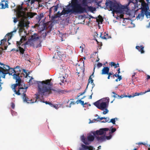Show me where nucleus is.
Instances as JSON below:
<instances>
[{
	"mask_svg": "<svg viewBox=\"0 0 150 150\" xmlns=\"http://www.w3.org/2000/svg\"><path fill=\"white\" fill-rule=\"evenodd\" d=\"M28 26V25L24 23L19 24V26H21V27L23 28L24 27H27Z\"/></svg>",
	"mask_w": 150,
	"mask_h": 150,
	"instance_id": "nucleus-26",
	"label": "nucleus"
},
{
	"mask_svg": "<svg viewBox=\"0 0 150 150\" xmlns=\"http://www.w3.org/2000/svg\"><path fill=\"white\" fill-rule=\"evenodd\" d=\"M47 24V23H44V28H49V27H50V26H47V25H46V24Z\"/></svg>",
	"mask_w": 150,
	"mask_h": 150,
	"instance_id": "nucleus-48",
	"label": "nucleus"
},
{
	"mask_svg": "<svg viewBox=\"0 0 150 150\" xmlns=\"http://www.w3.org/2000/svg\"><path fill=\"white\" fill-rule=\"evenodd\" d=\"M15 69H17V70L16 71H15L16 72H18V71H21V70H20V67L19 66H17L15 68ZM16 74H17V75H19V74H19V73H17V72H16Z\"/></svg>",
	"mask_w": 150,
	"mask_h": 150,
	"instance_id": "nucleus-24",
	"label": "nucleus"
},
{
	"mask_svg": "<svg viewBox=\"0 0 150 150\" xmlns=\"http://www.w3.org/2000/svg\"><path fill=\"white\" fill-rule=\"evenodd\" d=\"M100 37L102 39H106L108 38L106 36V35H105L104 36L102 37V33H100Z\"/></svg>",
	"mask_w": 150,
	"mask_h": 150,
	"instance_id": "nucleus-28",
	"label": "nucleus"
},
{
	"mask_svg": "<svg viewBox=\"0 0 150 150\" xmlns=\"http://www.w3.org/2000/svg\"><path fill=\"white\" fill-rule=\"evenodd\" d=\"M50 81H51L49 79L45 81H36L38 84V92L39 95L42 96L45 95L46 93H50L51 90L57 91L55 89L52 88V84Z\"/></svg>",
	"mask_w": 150,
	"mask_h": 150,
	"instance_id": "nucleus-5",
	"label": "nucleus"
},
{
	"mask_svg": "<svg viewBox=\"0 0 150 150\" xmlns=\"http://www.w3.org/2000/svg\"><path fill=\"white\" fill-rule=\"evenodd\" d=\"M39 18H40L39 17V15L38 16L36 17V19H37V20L39 22L41 20V19H40Z\"/></svg>",
	"mask_w": 150,
	"mask_h": 150,
	"instance_id": "nucleus-50",
	"label": "nucleus"
},
{
	"mask_svg": "<svg viewBox=\"0 0 150 150\" xmlns=\"http://www.w3.org/2000/svg\"><path fill=\"white\" fill-rule=\"evenodd\" d=\"M36 100L35 102H37V100L40 99L39 100H40V102L45 103L46 104H49L50 105L51 107H53L54 108H55L56 109H57V107L56 105H54L52 104L50 102H47V101H45L43 100H42L40 99L39 96L38 95H36Z\"/></svg>",
	"mask_w": 150,
	"mask_h": 150,
	"instance_id": "nucleus-13",
	"label": "nucleus"
},
{
	"mask_svg": "<svg viewBox=\"0 0 150 150\" xmlns=\"http://www.w3.org/2000/svg\"><path fill=\"white\" fill-rule=\"evenodd\" d=\"M13 18V22L14 23H16L18 22V20L17 18L14 17Z\"/></svg>",
	"mask_w": 150,
	"mask_h": 150,
	"instance_id": "nucleus-41",
	"label": "nucleus"
},
{
	"mask_svg": "<svg viewBox=\"0 0 150 150\" xmlns=\"http://www.w3.org/2000/svg\"><path fill=\"white\" fill-rule=\"evenodd\" d=\"M86 9V12H87V10L88 11H90L92 13H93L94 12L96 11V8L95 7H93L92 6H87V8H85ZM85 12H84V13H85Z\"/></svg>",
	"mask_w": 150,
	"mask_h": 150,
	"instance_id": "nucleus-15",
	"label": "nucleus"
},
{
	"mask_svg": "<svg viewBox=\"0 0 150 150\" xmlns=\"http://www.w3.org/2000/svg\"><path fill=\"white\" fill-rule=\"evenodd\" d=\"M93 76H94L93 75V74H92L89 77V79L88 80V83L87 84V85L88 86L89 83H91V84L92 85V89L91 91V92H92L93 88L95 86V84L93 82V80L92 79V77H93Z\"/></svg>",
	"mask_w": 150,
	"mask_h": 150,
	"instance_id": "nucleus-14",
	"label": "nucleus"
},
{
	"mask_svg": "<svg viewBox=\"0 0 150 150\" xmlns=\"http://www.w3.org/2000/svg\"><path fill=\"white\" fill-rule=\"evenodd\" d=\"M143 144V142H139L138 143V144L139 145H140V144Z\"/></svg>",
	"mask_w": 150,
	"mask_h": 150,
	"instance_id": "nucleus-62",
	"label": "nucleus"
},
{
	"mask_svg": "<svg viewBox=\"0 0 150 150\" xmlns=\"http://www.w3.org/2000/svg\"><path fill=\"white\" fill-rule=\"evenodd\" d=\"M136 74V73H133V74L132 76V80H134V79H135L136 78V77L135 76Z\"/></svg>",
	"mask_w": 150,
	"mask_h": 150,
	"instance_id": "nucleus-38",
	"label": "nucleus"
},
{
	"mask_svg": "<svg viewBox=\"0 0 150 150\" xmlns=\"http://www.w3.org/2000/svg\"><path fill=\"white\" fill-rule=\"evenodd\" d=\"M109 117H106V118H105V120H103V121H102L101 122H103V123L106 122H109L108 121H109Z\"/></svg>",
	"mask_w": 150,
	"mask_h": 150,
	"instance_id": "nucleus-29",
	"label": "nucleus"
},
{
	"mask_svg": "<svg viewBox=\"0 0 150 150\" xmlns=\"http://www.w3.org/2000/svg\"><path fill=\"white\" fill-rule=\"evenodd\" d=\"M118 74H117L116 73L115 74H114L113 76V78H114V76L117 77L118 76Z\"/></svg>",
	"mask_w": 150,
	"mask_h": 150,
	"instance_id": "nucleus-52",
	"label": "nucleus"
},
{
	"mask_svg": "<svg viewBox=\"0 0 150 150\" xmlns=\"http://www.w3.org/2000/svg\"><path fill=\"white\" fill-rule=\"evenodd\" d=\"M97 115V116L98 117L97 118V120L98 121L100 122L103 119V117H99V116L98 115Z\"/></svg>",
	"mask_w": 150,
	"mask_h": 150,
	"instance_id": "nucleus-30",
	"label": "nucleus"
},
{
	"mask_svg": "<svg viewBox=\"0 0 150 150\" xmlns=\"http://www.w3.org/2000/svg\"><path fill=\"white\" fill-rule=\"evenodd\" d=\"M136 48L141 53H144V47L143 45H141L140 46H137L136 47Z\"/></svg>",
	"mask_w": 150,
	"mask_h": 150,
	"instance_id": "nucleus-19",
	"label": "nucleus"
},
{
	"mask_svg": "<svg viewBox=\"0 0 150 150\" xmlns=\"http://www.w3.org/2000/svg\"><path fill=\"white\" fill-rule=\"evenodd\" d=\"M85 47V46L84 44L82 45L81 46H80V48H81V52H83L84 47Z\"/></svg>",
	"mask_w": 150,
	"mask_h": 150,
	"instance_id": "nucleus-36",
	"label": "nucleus"
},
{
	"mask_svg": "<svg viewBox=\"0 0 150 150\" xmlns=\"http://www.w3.org/2000/svg\"><path fill=\"white\" fill-rule=\"evenodd\" d=\"M8 2L7 1H5V6H4V7H5V8H8Z\"/></svg>",
	"mask_w": 150,
	"mask_h": 150,
	"instance_id": "nucleus-40",
	"label": "nucleus"
},
{
	"mask_svg": "<svg viewBox=\"0 0 150 150\" xmlns=\"http://www.w3.org/2000/svg\"><path fill=\"white\" fill-rule=\"evenodd\" d=\"M109 102L108 97L100 100L94 103V105L98 108L102 110H104L108 108Z\"/></svg>",
	"mask_w": 150,
	"mask_h": 150,
	"instance_id": "nucleus-7",
	"label": "nucleus"
},
{
	"mask_svg": "<svg viewBox=\"0 0 150 150\" xmlns=\"http://www.w3.org/2000/svg\"><path fill=\"white\" fill-rule=\"evenodd\" d=\"M113 73L111 72H108V74H108V75H109L110 76L111 75L113 74Z\"/></svg>",
	"mask_w": 150,
	"mask_h": 150,
	"instance_id": "nucleus-57",
	"label": "nucleus"
},
{
	"mask_svg": "<svg viewBox=\"0 0 150 150\" xmlns=\"http://www.w3.org/2000/svg\"><path fill=\"white\" fill-rule=\"evenodd\" d=\"M27 40V38L26 36H22L20 41H17L16 44L18 49L13 48L11 51H16V52L19 51L20 54L23 55L25 50L22 47H25V45H29L35 48H37L40 47L41 45L39 40V36L36 33H34L32 35L31 38L25 44L23 43V41H26Z\"/></svg>",
	"mask_w": 150,
	"mask_h": 150,
	"instance_id": "nucleus-1",
	"label": "nucleus"
},
{
	"mask_svg": "<svg viewBox=\"0 0 150 150\" xmlns=\"http://www.w3.org/2000/svg\"><path fill=\"white\" fill-rule=\"evenodd\" d=\"M11 113L12 115L13 116L16 115L17 114L16 112L13 111V110H11Z\"/></svg>",
	"mask_w": 150,
	"mask_h": 150,
	"instance_id": "nucleus-33",
	"label": "nucleus"
},
{
	"mask_svg": "<svg viewBox=\"0 0 150 150\" xmlns=\"http://www.w3.org/2000/svg\"><path fill=\"white\" fill-rule=\"evenodd\" d=\"M16 30H15L14 31L11 32L10 33H8L5 36L4 38L2 40H1V41L0 43V45L4 41L6 42L7 40L9 41L11 38V37L13 36V33H15Z\"/></svg>",
	"mask_w": 150,
	"mask_h": 150,
	"instance_id": "nucleus-10",
	"label": "nucleus"
},
{
	"mask_svg": "<svg viewBox=\"0 0 150 150\" xmlns=\"http://www.w3.org/2000/svg\"><path fill=\"white\" fill-rule=\"evenodd\" d=\"M95 148L91 146H88L81 144L80 146L78 147V150H95Z\"/></svg>",
	"mask_w": 150,
	"mask_h": 150,
	"instance_id": "nucleus-11",
	"label": "nucleus"
},
{
	"mask_svg": "<svg viewBox=\"0 0 150 150\" xmlns=\"http://www.w3.org/2000/svg\"><path fill=\"white\" fill-rule=\"evenodd\" d=\"M147 79H150V76L148 75H147Z\"/></svg>",
	"mask_w": 150,
	"mask_h": 150,
	"instance_id": "nucleus-64",
	"label": "nucleus"
},
{
	"mask_svg": "<svg viewBox=\"0 0 150 150\" xmlns=\"http://www.w3.org/2000/svg\"><path fill=\"white\" fill-rule=\"evenodd\" d=\"M11 108L13 109H14V108H15V105L13 103H11Z\"/></svg>",
	"mask_w": 150,
	"mask_h": 150,
	"instance_id": "nucleus-45",
	"label": "nucleus"
},
{
	"mask_svg": "<svg viewBox=\"0 0 150 150\" xmlns=\"http://www.w3.org/2000/svg\"><path fill=\"white\" fill-rule=\"evenodd\" d=\"M109 128H105L100 129L99 130H96L89 134L87 137V139L88 142H92L94 139L95 137L96 138V135H100L106 134V132L108 131Z\"/></svg>",
	"mask_w": 150,
	"mask_h": 150,
	"instance_id": "nucleus-6",
	"label": "nucleus"
},
{
	"mask_svg": "<svg viewBox=\"0 0 150 150\" xmlns=\"http://www.w3.org/2000/svg\"><path fill=\"white\" fill-rule=\"evenodd\" d=\"M61 6V4H58L57 5L55 6H54L52 7L50 9L51 10H53L54 11V12H55L57 11L58 8Z\"/></svg>",
	"mask_w": 150,
	"mask_h": 150,
	"instance_id": "nucleus-18",
	"label": "nucleus"
},
{
	"mask_svg": "<svg viewBox=\"0 0 150 150\" xmlns=\"http://www.w3.org/2000/svg\"><path fill=\"white\" fill-rule=\"evenodd\" d=\"M79 103L83 105V106H84L85 104L84 103V101H82L81 100H79Z\"/></svg>",
	"mask_w": 150,
	"mask_h": 150,
	"instance_id": "nucleus-42",
	"label": "nucleus"
},
{
	"mask_svg": "<svg viewBox=\"0 0 150 150\" xmlns=\"http://www.w3.org/2000/svg\"><path fill=\"white\" fill-rule=\"evenodd\" d=\"M134 97V96H132V95H129V96H127V95H126L125 96V97H128L129 98H132V97Z\"/></svg>",
	"mask_w": 150,
	"mask_h": 150,
	"instance_id": "nucleus-46",
	"label": "nucleus"
},
{
	"mask_svg": "<svg viewBox=\"0 0 150 150\" xmlns=\"http://www.w3.org/2000/svg\"><path fill=\"white\" fill-rule=\"evenodd\" d=\"M139 95H140V94H139V93H134V95H133V96H139Z\"/></svg>",
	"mask_w": 150,
	"mask_h": 150,
	"instance_id": "nucleus-51",
	"label": "nucleus"
},
{
	"mask_svg": "<svg viewBox=\"0 0 150 150\" xmlns=\"http://www.w3.org/2000/svg\"><path fill=\"white\" fill-rule=\"evenodd\" d=\"M86 9L82 8L79 3V0H72L70 4H69L66 8H63L62 11L58 12L57 17H59L62 15H65L69 13L71 14H81L86 12Z\"/></svg>",
	"mask_w": 150,
	"mask_h": 150,
	"instance_id": "nucleus-3",
	"label": "nucleus"
},
{
	"mask_svg": "<svg viewBox=\"0 0 150 150\" xmlns=\"http://www.w3.org/2000/svg\"><path fill=\"white\" fill-rule=\"evenodd\" d=\"M57 55L59 56V57L60 56H61V54H62V53H61L60 52L59 50H57Z\"/></svg>",
	"mask_w": 150,
	"mask_h": 150,
	"instance_id": "nucleus-39",
	"label": "nucleus"
},
{
	"mask_svg": "<svg viewBox=\"0 0 150 150\" xmlns=\"http://www.w3.org/2000/svg\"><path fill=\"white\" fill-rule=\"evenodd\" d=\"M110 129L109 130V133L111 134L114 132H115L116 131V129L115 128H113L112 127L110 128Z\"/></svg>",
	"mask_w": 150,
	"mask_h": 150,
	"instance_id": "nucleus-23",
	"label": "nucleus"
},
{
	"mask_svg": "<svg viewBox=\"0 0 150 150\" xmlns=\"http://www.w3.org/2000/svg\"><path fill=\"white\" fill-rule=\"evenodd\" d=\"M13 78L16 80V84L12 85L11 88L15 93L18 95H22V98L24 103H33L34 102H30L31 100L27 96L25 92L27 91V89L28 88V85L25 84L24 86H22L21 82V79L18 75L15 73L13 75Z\"/></svg>",
	"mask_w": 150,
	"mask_h": 150,
	"instance_id": "nucleus-2",
	"label": "nucleus"
},
{
	"mask_svg": "<svg viewBox=\"0 0 150 150\" xmlns=\"http://www.w3.org/2000/svg\"><path fill=\"white\" fill-rule=\"evenodd\" d=\"M109 69L108 67H104L102 70V74H106L109 72Z\"/></svg>",
	"mask_w": 150,
	"mask_h": 150,
	"instance_id": "nucleus-17",
	"label": "nucleus"
},
{
	"mask_svg": "<svg viewBox=\"0 0 150 150\" xmlns=\"http://www.w3.org/2000/svg\"><path fill=\"white\" fill-rule=\"evenodd\" d=\"M108 108H106V109H104L105 111H104L103 112V113L104 114H106L108 112V110L107 109Z\"/></svg>",
	"mask_w": 150,
	"mask_h": 150,
	"instance_id": "nucleus-32",
	"label": "nucleus"
},
{
	"mask_svg": "<svg viewBox=\"0 0 150 150\" xmlns=\"http://www.w3.org/2000/svg\"><path fill=\"white\" fill-rule=\"evenodd\" d=\"M28 1L29 4L30 3L31 4H33L35 1H38V0H28Z\"/></svg>",
	"mask_w": 150,
	"mask_h": 150,
	"instance_id": "nucleus-27",
	"label": "nucleus"
},
{
	"mask_svg": "<svg viewBox=\"0 0 150 150\" xmlns=\"http://www.w3.org/2000/svg\"><path fill=\"white\" fill-rule=\"evenodd\" d=\"M81 139L82 141L84 144L85 145H88L89 143L88 142L86 141L84 135H82L81 137Z\"/></svg>",
	"mask_w": 150,
	"mask_h": 150,
	"instance_id": "nucleus-20",
	"label": "nucleus"
},
{
	"mask_svg": "<svg viewBox=\"0 0 150 150\" xmlns=\"http://www.w3.org/2000/svg\"><path fill=\"white\" fill-rule=\"evenodd\" d=\"M105 4L106 6V7L104 8L105 9H106L107 7H109L110 10L121 14H127L129 10L128 6L127 4L122 5L110 1L109 2H106Z\"/></svg>",
	"mask_w": 150,
	"mask_h": 150,
	"instance_id": "nucleus-4",
	"label": "nucleus"
},
{
	"mask_svg": "<svg viewBox=\"0 0 150 150\" xmlns=\"http://www.w3.org/2000/svg\"><path fill=\"white\" fill-rule=\"evenodd\" d=\"M5 8L3 4L0 3V9Z\"/></svg>",
	"mask_w": 150,
	"mask_h": 150,
	"instance_id": "nucleus-34",
	"label": "nucleus"
},
{
	"mask_svg": "<svg viewBox=\"0 0 150 150\" xmlns=\"http://www.w3.org/2000/svg\"><path fill=\"white\" fill-rule=\"evenodd\" d=\"M120 68H118V70H117V72H118V74H119L120 73Z\"/></svg>",
	"mask_w": 150,
	"mask_h": 150,
	"instance_id": "nucleus-59",
	"label": "nucleus"
},
{
	"mask_svg": "<svg viewBox=\"0 0 150 150\" xmlns=\"http://www.w3.org/2000/svg\"><path fill=\"white\" fill-rule=\"evenodd\" d=\"M129 2L127 4L128 6L131 3H132L133 5L134 6V7H133L134 9H135L138 7V2H139V5H140V3H141V0H128Z\"/></svg>",
	"mask_w": 150,
	"mask_h": 150,
	"instance_id": "nucleus-12",
	"label": "nucleus"
},
{
	"mask_svg": "<svg viewBox=\"0 0 150 150\" xmlns=\"http://www.w3.org/2000/svg\"><path fill=\"white\" fill-rule=\"evenodd\" d=\"M10 69L12 70L11 71L13 72V73L14 72V74H16V72L14 69L11 68L10 67L4 64H3V65H2V67H0V81H1V78L2 77L3 78H5L6 75L8 74L9 75H12V73H8V71Z\"/></svg>",
	"mask_w": 150,
	"mask_h": 150,
	"instance_id": "nucleus-8",
	"label": "nucleus"
},
{
	"mask_svg": "<svg viewBox=\"0 0 150 150\" xmlns=\"http://www.w3.org/2000/svg\"><path fill=\"white\" fill-rule=\"evenodd\" d=\"M109 135L108 136H105V140L106 141V140L107 139V140H109L112 137V135L110 134V133H109Z\"/></svg>",
	"mask_w": 150,
	"mask_h": 150,
	"instance_id": "nucleus-25",
	"label": "nucleus"
},
{
	"mask_svg": "<svg viewBox=\"0 0 150 150\" xmlns=\"http://www.w3.org/2000/svg\"><path fill=\"white\" fill-rule=\"evenodd\" d=\"M117 77H118V79H119V81H120L122 79V77L121 76H120L119 75Z\"/></svg>",
	"mask_w": 150,
	"mask_h": 150,
	"instance_id": "nucleus-49",
	"label": "nucleus"
},
{
	"mask_svg": "<svg viewBox=\"0 0 150 150\" xmlns=\"http://www.w3.org/2000/svg\"><path fill=\"white\" fill-rule=\"evenodd\" d=\"M146 92H147L145 91V92L140 93H139L140 95H142L143 94H144Z\"/></svg>",
	"mask_w": 150,
	"mask_h": 150,
	"instance_id": "nucleus-56",
	"label": "nucleus"
},
{
	"mask_svg": "<svg viewBox=\"0 0 150 150\" xmlns=\"http://www.w3.org/2000/svg\"><path fill=\"white\" fill-rule=\"evenodd\" d=\"M61 80V82L62 83H64V76H63L62 77H60Z\"/></svg>",
	"mask_w": 150,
	"mask_h": 150,
	"instance_id": "nucleus-43",
	"label": "nucleus"
},
{
	"mask_svg": "<svg viewBox=\"0 0 150 150\" xmlns=\"http://www.w3.org/2000/svg\"><path fill=\"white\" fill-rule=\"evenodd\" d=\"M89 16L91 18H95L93 16H92L91 15H89Z\"/></svg>",
	"mask_w": 150,
	"mask_h": 150,
	"instance_id": "nucleus-60",
	"label": "nucleus"
},
{
	"mask_svg": "<svg viewBox=\"0 0 150 150\" xmlns=\"http://www.w3.org/2000/svg\"><path fill=\"white\" fill-rule=\"evenodd\" d=\"M112 97H114L115 98H117V97H119V96L117 95L116 94H114V95L112 96Z\"/></svg>",
	"mask_w": 150,
	"mask_h": 150,
	"instance_id": "nucleus-47",
	"label": "nucleus"
},
{
	"mask_svg": "<svg viewBox=\"0 0 150 150\" xmlns=\"http://www.w3.org/2000/svg\"><path fill=\"white\" fill-rule=\"evenodd\" d=\"M23 72L26 74L27 76L28 75H29L30 74V73L29 72L27 73V71L25 70V69H23Z\"/></svg>",
	"mask_w": 150,
	"mask_h": 150,
	"instance_id": "nucleus-35",
	"label": "nucleus"
},
{
	"mask_svg": "<svg viewBox=\"0 0 150 150\" xmlns=\"http://www.w3.org/2000/svg\"><path fill=\"white\" fill-rule=\"evenodd\" d=\"M88 86L87 85V86L86 89L84 90V91L83 92H84V93H85L86 92V89L88 88Z\"/></svg>",
	"mask_w": 150,
	"mask_h": 150,
	"instance_id": "nucleus-61",
	"label": "nucleus"
},
{
	"mask_svg": "<svg viewBox=\"0 0 150 150\" xmlns=\"http://www.w3.org/2000/svg\"><path fill=\"white\" fill-rule=\"evenodd\" d=\"M110 64L112 67L114 66L115 68H116L117 67L119 66V64L118 63L117 64H116L115 62H111Z\"/></svg>",
	"mask_w": 150,
	"mask_h": 150,
	"instance_id": "nucleus-22",
	"label": "nucleus"
},
{
	"mask_svg": "<svg viewBox=\"0 0 150 150\" xmlns=\"http://www.w3.org/2000/svg\"><path fill=\"white\" fill-rule=\"evenodd\" d=\"M92 92L91 94V95H90L89 96V99H91L92 98V95L93 94V93L92 92Z\"/></svg>",
	"mask_w": 150,
	"mask_h": 150,
	"instance_id": "nucleus-55",
	"label": "nucleus"
},
{
	"mask_svg": "<svg viewBox=\"0 0 150 150\" xmlns=\"http://www.w3.org/2000/svg\"><path fill=\"white\" fill-rule=\"evenodd\" d=\"M115 119L114 118L112 119H111L110 121L109 122H111L113 124H115Z\"/></svg>",
	"mask_w": 150,
	"mask_h": 150,
	"instance_id": "nucleus-31",
	"label": "nucleus"
},
{
	"mask_svg": "<svg viewBox=\"0 0 150 150\" xmlns=\"http://www.w3.org/2000/svg\"><path fill=\"white\" fill-rule=\"evenodd\" d=\"M43 36L44 37H45L46 36V33H45L44 34L43 33Z\"/></svg>",
	"mask_w": 150,
	"mask_h": 150,
	"instance_id": "nucleus-63",
	"label": "nucleus"
},
{
	"mask_svg": "<svg viewBox=\"0 0 150 150\" xmlns=\"http://www.w3.org/2000/svg\"><path fill=\"white\" fill-rule=\"evenodd\" d=\"M70 103V104H71L72 105H74L75 104L74 102L71 101V102Z\"/></svg>",
	"mask_w": 150,
	"mask_h": 150,
	"instance_id": "nucleus-58",
	"label": "nucleus"
},
{
	"mask_svg": "<svg viewBox=\"0 0 150 150\" xmlns=\"http://www.w3.org/2000/svg\"><path fill=\"white\" fill-rule=\"evenodd\" d=\"M87 0H82V4H80L81 5V6L82 7H84L85 8H86L85 7H82V5L84 6H87H87H88V3L87 1Z\"/></svg>",
	"mask_w": 150,
	"mask_h": 150,
	"instance_id": "nucleus-21",
	"label": "nucleus"
},
{
	"mask_svg": "<svg viewBox=\"0 0 150 150\" xmlns=\"http://www.w3.org/2000/svg\"><path fill=\"white\" fill-rule=\"evenodd\" d=\"M125 96H126L125 95H122L120 96H119V97H120V98H122L123 97H125Z\"/></svg>",
	"mask_w": 150,
	"mask_h": 150,
	"instance_id": "nucleus-54",
	"label": "nucleus"
},
{
	"mask_svg": "<svg viewBox=\"0 0 150 150\" xmlns=\"http://www.w3.org/2000/svg\"><path fill=\"white\" fill-rule=\"evenodd\" d=\"M96 138L97 141L99 142H102L105 141V136H99V135H97L96 137Z\"/></svg>",
	"mask_w": 150,
	"mask_h": 150,
	"instance_id": "nucleus-16",
	"label": "nucleus"
},
{
	"mask_svg": "<svg viewBox=\"0 0 150 150\" xmlns=\"http://www.w3.org/2000/svg\"><path fill=\"white\" fill-rule=\"evenodd\" d=\"M84 92H83L82 93H80L79 94V95H78V97H79V96H80L81 95H83V94H84Z\"/></svg>",
	"mask_w": 150,
	"mask_h": 150,
	"instance_id": "nucleus-53",
	"label": "nucleus"
},
{
	"mask_svg": "<svg viewBox=\"0 0 150 150\" xmlns=\"http://www.w3.org/2000/svg\"><path fill=\"white\" fill-rule=\"evenodd\" d=\"M145 3L144 7L142 8L141 12L140 13H139L136 19L137 20H142L144 18V13L150 12V10L149 9V4L148 3Z\"/></svg>",
	"mask_w": 150,
	"mask_h": 150,
	"instance_id": "nucleus-9",
	"label": "nucleus"
},
{
	"mask_svg": "<svg viewBox=\"0 0 150 150\" xmlns=\"http://www.w3.org/2000/svg\"><path fill=\"white\" fill-rule=\"evenodd\" d=\"M39 16L40 18H39L40 19H41L43 17H44V15L43 13H41L40 15H39Z\"/></svg>",
	"mask_w": 150,
	"mask_h": 150,
	"instance_id": "nucleus-37",
	"label": "nucleus"
},
{
	"mask_svg": "<svg viewBox=\"0 0 150 150\" xmlns=\"http://www.w3.org/2000/svg\"><path fill=\"white\" fill-rule=\"evenodd\" d=\"M102 64L101 63H98V64H97V67H98V68H100V67H101L102 66Z\"/></svg>",
	"mask_w": 150,
	"mask_h": 150,
	"instance_id": "nucleus-44",
	"label": "nucleus"
}]
</instances>
